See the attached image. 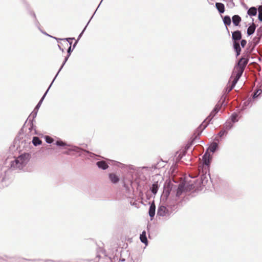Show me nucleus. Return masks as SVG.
<instances>
[{"mask_svg": "<svg viewBox=\"0 0 262 262\" xmlns=\"http://www.w3.org/2000/svg\"><path fill=\"white\" fill-rule=\"evenodd\" d=\"M191 185L180 183L177 185L169 182L164 184L163 191L160 198L157 215L169 219L173 211L188 200L187 193L191 190Z\"/></svg>", "mask_w": 262, "mask_h": 262, "instance_id": "1", "label": "nucleus"}, {"mask_svg": "<svg viewBox=\"0 0 262 262\" xmlns=\"http://www.w3.org/2000/svg\"><path fill=\"white\" fill-rule=\"evenodd\" d=\"M31 158L30 154L24 152L11 161L9 169L0 167V184L2 186L8 185L9 173L11 171H19L25 167Z\"/></svg>", "mask_w": 262, "mask_h": 262, "instance_id": "2", "label": "nucleus"}, {"mask_svg": "<svg viewBox=\"0 0 262 262\" xmlns=\"http://www.w3.org/2000/svg\"><path fill=\"white\" fill-rule=\"evenodd\" d=\"M249 61L247 58L242 57L238 62L235 64L234 71L233 72L232 75L228 82L227 86L224 89L223 92L225 94H229L232 89H233L242 77L244 69Z\"/></svg>", "mask_w": 262, "mask_h": 262, "instance_id": "3", "label": "nucleus"}, {"mask_svg": "<svg viewBox=\"0 0 262 262\" xmlns=\"http://www.w3.org/2000/svg\"><path fill=\"white\" fill-rule=\"evenodd\" d=\"M67 146L69 147L67 148V150L63 152V154L64 155H74V153H77L78 154V156L83 157L88 159L97 157V155L95 154L90 152L87 150L83 149L78 146L70 144H69Z\"/></svg>", "mask_w": 262, "mask_h": 262, "instance_id": "4", "label": "nucleus"}, {"mask_svg": "<svg viewBox=\"0 0 262 262\" xmlns=\"http://www.w3.org/2000/svg\"><path fill=\"white\" fill-rule=\"evenodd\" d=\"M220 101L215 105L213 109L212 110L209 116L204 120V121L196 129L195 133L198 134V136H200L207 126L209 124L210 122L213 118V117L217 114L220 111L222 105H224V101L222 102L221 104H220Z\"/></svg>", "mask_w": 262, "mask_h": 262, "instance_id": "5", "label": "nucleus"}, {"mask_svg": "<svg viewBox=\"0 0 262 262\" xmlns=\"http://www.w3.org/2000/svg\"><path fill=\"white\" fill-rule=\"evenodd\" d=\"M212 155L208 152L206 150L203 156H202V165L201 169H204L206 171H208V176L210 177V166L212 160Z\"/></svg>", "mask_w": 262, "mask_h": 262, "instance_id": "6", "label": "nucleus"}, {"mask_svg": "<svg viewBox=\"0 0 262 262\" xmlns=\"http://www.w3.org/2000/svg\"><path fill=\"white\" fill-rule=\"evenodd\" d=\"M202 173L200 177V184L204 186L208 181V177L211 180V177L208 176V171H206L204 169H202Z\"/></svg>", "mask_w": 262, "mask_h": 262, "instance_id": "7", "label": "nucleus"}, {"mask_svg": "<svg viewBox=\"0 0 262 262\" xmlns=\"http://www.w3.org/2000/svg\"><path fill=\"white\" fill-rule=\"evenodd\" d=\"M149 207L148 209V215L150 217V220H153L156 213V205L153 201L152 203L149 202Z\"/></svg>", "mask_w": 262, "mask_h": 262, "instance_id": "8", "label": "nucleus"}, {"mask_svg": "<svg viewBox=\"0 0 262 262\" xmlns=\"http://www.w3.org/2000/svg\"><path fill=\"white\" fill-rule=\"evenodd\" d=\"M241 113L242 112H240L239 110L238 112H234L231 115L229 119L228 120H229L230 122H232L234 124L238 122L239 119L241 118Z\"/></svg>", "mask_w": 262, "mask_h": 262, "instance_id": "9", "label": "nucleus"}, {"mask_svg": "<svg viewBox=\"0 0 262 262\" xmlns=\"http://www.w3.org/2000/svg\"><path fill=\"white\" fill-rule=\"evenodd\" d=\"M242 38V34L241 31L237 30L232 32V41H239Z\"/></svg>", "mask_w": 262, "mask_h": 262, "instance_id": "10", "label": "nucleus"}, {"mask_svg": "<svg viewBox=\"0 0 262 262\" xmlns=\"http://www.w3.org/2000/svg\"><path fill=\"white\" fill-rule=\"evenodd\" d=\"M253 21L248 24V28H247V34L248 36L252 35L254 34L256 28L257 27V25L255 24Z\"/></svg>", "mask_w": 262, "mask_h": 262, "instance_id": "11", "label": "nucleus"}, {"mask_svg": "<svg viewBox=\"0 0 262 262\" xmlns=\"http://www.w3.org/2000/svg\"><path fill=\"white\" fill-rule=\"evenodd\" d=\"M199 137H200V136H198V134L196 133L195 131L193 135L192 138L191 139V140L190 141H189L188 142V143L186 145L184 149L186 150V151H187L190 148V147L193 144L194 141L195 140H197L198 139H199Z\"/></svg>", "mask_w": 262, "mask_h": 262, "instance_id": "12", "label": "nucleus"}, {"mask_svg": "<svg viewBox=\"0 0 262 262\" xmlns=\"http://www.w3.org/2000/svg\"><path fill=\"white\" fill-rule=\"evenodd\" d=\"M53 83L51 82V84H50L49 86L48 87V89L47 90V91H46V92L45 93V94L43 95V96H42V97L41 98V99H40V100L39 101V102H38V103L36 104V105L35 106V108H34L33 110L34 111H36L37 112H38L39 107H40L45 98L46 97L47 93H48L50 89L51 88V86L52 85Z\"/></svg>", "mask_w": 262, "mask_h": 262, "instance_id": "13", "label": "nucleus"}, {"mask_svg": "<svg viewBox=\"0 0 262 262\" xmlns=\"http://www.w3.org/2000/svg\"><path fill=\"white\" fill-rule=\"evenodd\" d=\"M110 181L114 184H117L120 181V178L115 173H108Z\"/></svg>", "mask_w": 262, "mask_h": 262, "instance_id": "14", "label": "nucleus"}, {"mask_svg": "<svg viewBox=\"0 0 262 262\" xmlns=\"http://www.w3.org/2000/svg\"><path fill=\"white\" fill-rule=\"evenodd\" d=\"M233 48L236 54V57H238L241 53V48L238 41H232Z\"/></svg>", "mask_w": 262, "mask_h": 262, "instance_id": "15", "label": "nucleus"}, {"mask_svg": "<svg viewBox=\"0 0 262 262\" xmlns=\"http://www.w3.org/2000/svg\"><path fill=\"white\" fill-rule=\"evenodd\" d=\"M96 164L99 169L102 170H106L108 168V163L104 160L99 161Z\"/></svg>", "mask_w": 262, "mask_h": 262, "instance_id": "16", "label": "nucleus"}, {"mask_svg": "<svg viewBox=\"0 0 262 262\" xmlns=\"http://www.w3.org/2000/svg\"><path fill=\"white\" fill-rule=\"evenodd\" d=\"M219 149V147L217 144V143L215 142H213L209 147L207 148L206 150H208V152H211L212 153H214L215 151H217Z\"/></svg>", "mask_w": 262, "mask_h": 262, "instance_id": "17", "label": "nucleus"}, {"mask_svg": "<svg viewBox=\"0 0 262 262\" xmlns=\"http://www.w3.org/2000/svg\"><path fill=\"white\" fill-rule=\"evenodd\" d=\"M231 20L234 26H240V23L242 21V18L239 15L235 14L232 17Z\"/></svg>", "mask_w": 262, "mask_h": 262, "instance_id": "18", "label": "nucleus"}, {"mask_svg": "<svg viewBox=\"0 0 262 262\" xmlns=\"http://www.w3.org/2000/svg\"><path fill=\"white\" fill-rule=\"evenodd\" d=\"M262 94V90L261 89H256L252 94V97L250 98L252 101H254L259 98Z\"/></svg>", "mask_w": 262, "mask_h": 262, "instance_id": "19", "label": "nucleus"}, {"mask_svg": "<svg viewBox=\"0 0 262 262\" xmlns=\"http://www.w3.org/2000/svg\"><path fill=\"white\" fill-rule=\"evenodd\" d=\"M70 56H69L68 55H67L66 56H65L64 57V60L62 62V63L61 64V66H60L59 69L58 70L57 73H56V75L55 76L54 78H53L52 81V83H53V82H54V81L55 80L56 77H57V76L58 75L59 72L61 71V70L62 69L63 67H64V66L65 65V64L66 63L67 61L68 60L69 57H70Z\"/></svg>", "mask_w": 262, "mask_h": 262, "instance_id": "20", "label": "nucleus"}, {"mask_svg": "<svg viewBox=\"0 0 262 262\" xmlns=\"http://www.w3.org/2000/svg\"><path fill=\"white\" fill-rule=\"evenodd\" d=\"M215 8H216L219 13L220 14L224 13L225 11L224 4L222 3H220V2L216 3H215Z\"/></svg>", "mask_w": 262, "mask_h": 262, "instance_id": "21", "label": "nucleus"}, {"mask_svg": "<svg viewBox=\"0 0 262 262\" xmlns=\"http://www.w3.org/2000/svg\"><path fill=\"white\" fill-rule=\"evenodd\" d=\"M261 38L257 35L253 38L251 41L252 50H253L255 47L260 42Z\"/></svg>", "mask_w": 262, "mask_h": 262, "instance_id": "22", "label": "nucleus"}, {"mask_svg": "<svg viewBox=\"0 0 262 262\" xmlns=\"http://www.w3.org/2000/svg\"><path fill=\"white\" fill-rule=\"evenodd\" d=\"M140 239L141 242L146 246L148 244V239L146 236V232L145 230L143 231L140 235Z\"/></svg>", "mask_w": 262, "mask_h": 262, "instance_id": "23", "label": "nucleus"}, {"mask_svg": "<svg viewBox=\"0 0 262 262\" xmlns=\"http://www.w3.org/2000/svg\"><path fill=\"white\" fill-rule=\"evenodd\" d=\"M159 185L158 182H154L152 185L150 187V190L154 194H156L159 189Z\"/></svg>", "mask_w": 262, "mask_h": 262, "instance_id": "24", "label": "nucleus"}, {"mask_svg": "<svg viewBox=\"0 0 262 262\" xmlns=\"http://www.w3.org/2000/svg\"><path fill=\"white\" fill-rule=\"evenodd\" d=\"M257 13V8L255 7L252 6L250 7L247 11V14L250 17L255 16Z\"/></svg>", "mask_w": 262, "mask_h": 262, "instance_id": "25", "label": "nucleus"}, {"mask_svg": "<svg viewBox=\"0 0 262 262\" xmlns=\"http://www.w3.org/2000/svg\"><path fill=\"white\" fill-rule=\"evenodd\" d=\"M223 23L225 26L226 28L227 27L229 26L231 24V19L229 15H225L224 16H222Z\"/></svg>", "mask_w": 262, "mask_h": 262, "instance_id": "26", "label": "nucleus"}, {"mask_svg": "<svg viewBox=\"0 0 262 262\" xmlns=\"http://www.w3.org/2000/svg\"><path fill=\"white\" fill-rule=\"evenodd\" d=\"M234 126V124L227 120L223 125V129H226L227 132L232 129Z\"/></svg>", "mask_w": 262, "mask_h": 262, "instance_id": "27", "label": "nucleus"}, {"mask_svg": "<svg viewBox=\"0 0 262 262\" xmlns=\"http://www.w3.org/2000/svg\"><path fill=\"white\" fill-rule=\"evenodd\" d=\"M120 256L121 257H127L128 258H129L130 259V252L128 250H126V249H122L121 252H120Z\"/></svg>", "mask_w": 262, "mask_h": 262, "instance_id": "28", "label": "nucleus"}, {"mask_svg": "<svg viewBox=\"0 0 262 262\" xmlns=\"http://www.w3.org/2000/svg\"><path fill=\"white\" fill-rule=\"evenodd\" d=\"M55 145H56L58 147H64L69 145V144L66 142L62 141L60 139H58V140H56V141L55 143Z\"/></svg>", "mask_w": 262, "mask_h": 262, "instance_id": "29", "label": "nucleus"}, {"mask_svg": "<svg viewBox=\"0 0 262 262\" xmlns=\"http://www.w3.org/2000/svg\"><path fill=\"white\" fill-rule=\"evenodd\" d=\"M32 142L34 146H37L42 144L41 140L39 137L36 136L33 137Z\"/></svg>", "mask_w": 262, "mask_h": 262, "instance_id": "30", "label": "nucleus"}, {"mask_svg": "<svg viewBox=\"0 0 262 262\" xmlns=\"http://www.w3.org/2000/svg\"><path fill=\"white\" fill-rule=\"evenodd\" d=\"M22 4L23 5L24 7L26 9V10L28 11V13L32 11L31 7L29 3L27 1V0H20Z\"/></svg>", "mask_w": 262, "mask_h": 262, "instance_id": "31", "label": "nucleus"}, {"mask_svg": "<svg viewBox=\"0 0 262 262\" xmlns=\"http://www.w3.org/2000/svg\"><path fill=\"white\" fill-rule=\"evenodd\" d=\"M252 100L250 98L247 101H245L243 103L242 108L239 110L240 112H242L245 109H246L247 107L252 102Z\"/></svg>", "mask_w": 262, "mask_h": 262, "instance_id": "32", "label": "nucleus"}, {"mask_svg": "<svg viewBox=\"0 0 262 262\" xmlns=\"http://www.w3.org/2000/svg\"><path fill=\"white\" fill-rule=\"evenodd\" d=\"M58 48L62 52H64V49L66 47L68 46V43L65 41H63V42H59V43H58L57 45Z\"/></svg>", "mask_w": 262, "mask_h": 262, "instance_id": "33", "label": "nucleus"}, {"mask_svg": "<svg viewBox=\"0 0 262 262\" xmlns=\"http://www.w3.org/2000/svg\"><path fill=\"white\" fill-rule=\"evenodd\" d=\"M33 122H34L33 121L31 120V119H29V124L30 125V126L29 127V130H30V132H31L33 130H34V134L38 135L37 131L35 128V125L34 124Z\"/></svg>", "mask_w": 262, "mask_h": 262, "instance_id": "34", "label": "nucleus"}, {"mask_svg": "<svg viewBox=\"0 0 262 262\" xmlns=\"http://www.w3.org/2000/svg\"><path fill=\"white\" fill-rule=\"evenodd\" d=\"M97 10V9H96V10H95V11L94 12V13H93V15L91 16V17L90 18V20H89V21L88 22V23L86 24V26H85V27L83 28V29L82 30V31H81V32L79 34V35H78V38H77V40H78L82 36L83 33H84V32L85 31L87 26H88L89 24L90 23V21L91 20V19H92V18L93 17L94 15H95L96 11Z\"/></svg>", "mask_w": 262, "mask_h": 262, "instance_id": "35", "label": "nucleus"}, {"mask_svg": "<svg viewBox=\"0 0 262 262\" xmlns=\"http://www.w3.org/2000/svg\"><path fill=\"white\" fill-rule=\"evenodd\" d=\"M50 36L54 38L55 39H56L58 43H59V42H60L61 41H65L66 40H74L75 39L74 37H68V38H57L56 37H53L52 36Z\"/></svg>", "mask_w": 262, "mask_h": 262, "instance_id": "36", "label": "nucleus"}, {"mask_svg": "<svg viewBox=\"0 0 262 262\" xmlns=\"http://www.w3.org/2000/svg\"><path fill=\"white\" fill-rule=\"evenodd\" d=\"M187 152V151L185 149L183 150L177 157L176 158V161L177 162H179L181 160L182 158L185 156Z\"/></svg>", "mask_w": 262, "mask_h": 262, "instance_id": "37", "label": "nucleus"}, {"mask_svg": "<svg viewBox=\"0 0 262 262\" xmlns=\"http://www.w3.org/2000/svg\"><path fill=\"white\" fill-rule=\"evenodd\" d=\"M228 134L227 131L226 129H222L219 133H217L216 136L219 138H223L224 136H226Z\"/></svg>", "mask_w": 262, "mask_h": 262, "instance_id": "38", "label": "nucleus"}, {"mask_svg": "<svg viewBox=\"0 0 262 262\" xmlns=\"http://www.w3.org/2000/svg\"><path fill=\"white\" fill-rule=\"evenodd\" d=\"M44 139L45 140V141L48 144H52V143H53L54 141L53 138L48 135L45 136Z\"/></svg>", "mask_w": 262, "mask_h": 262, "instance_id": "39", "label": "nucleus"}, {"mask_svg": "<svg viewBox=\"0 0 262 262\" xmlns=\"http://www.w3.org/2000/svg\"><path fill=\"white\" fill-rule=\"evenodd\" d=\"M123 186L125 188L126 193H128V194L132 193V191L130 189V187L126 184L124 181H123Z\"/></svg>", "mask_w": 262, "mask_h": 262, "instance_id": "40", "label": "nucleus"}, {"mask_svg": "<svg viewBox=\"0 0 262 262\" xmlns=\"http://www.w3.org/2000/svg\"><path fill=\"white\" fill-rule=\"evenodd\" d=\"M37 111L33 110V112L31 113L30 115L29 116V118L32 117V119H31V120H32L33 121H35V118H36L37 114Z\"/></svg>", "mask_w": 262, "mask_h": 262, "instance_id": "41", "label": "nucleus"}, {"mask_svg": "<svg viewBox=\"0 0 262 262\" xmlns=\"http://www.w3.org/2000/svg\"><path fill=\"white\" fill-rule=\"evenodd\" d=\"M72 42H70V46L67 49V55L71 56L74 49L72 48Z\"/></svg>", "mask_w": 262, "mask_h": 262, "instance_id": "42", "label": "nucleus"}, {"mask_svg": "<svg viewBox=\"0 0 262 262\" xmlns=\"http://www.w3.org/2000/svg\"><path fill=\"white\" fill-rule=\"evenodd\" d=\"M256 35L262 38V28L261 27H259L256 30Z\"/></svg>", "mask_w": 262, "mask_h": 262, "instance_id": "43", "label": "nucleus"}, {"mask_svg": "<svg viewBox=\"0 0 262 262\" xmlns=\"http://www.w3.org/2000/svg\"><path fill=\"white\" fill-rule=\"evenodd\" d=\"M136 184L137 185V189L138 188V187H139L140 186V183H139V182L138 181H137L136 180L135 181V182H133V181L130 180V185L132 188V189H133V184Z\"/></svg>", "mask_w": 262, "mask_h": 262, "instance_id": "44", "label": "nucleus"}, {"mask_svg": "<svg viewBox=\"0 0 262 262\" xmlns=\"http://www.w3.org/2000/svg\"><path fill=\"white\" fill-rule=\"evenodd\" d=\"M34 23L35 26L38 29V30L41 29L40 27L39 22L37 20V18H35V19H34Z\"/></svg>", "mask_w": 262, "mask_h": 262, "instance_id": "45", "label": "nucleus"}, {"mask_svg": "<svg viewBox=\"0 0 262 262\" xmlns=\"http://www.w3.org/2000/svg\"><path fill=\"white\" fill-rule=\"evenodd\" d=\"M239 41H240L241 47L242 48H244L246 46V44H247L246 40L241 39V40H239Z\"/></svg>", "mask_w": 262, "mask_h": 262, "instance_id": "46", "label": "nucleus"}, {"mask_svg": "<svg viewBox=\"0 0 262 262\" xmlns=\"http://www.w3.org/2000/svg\"><path fill=\"white\" fill-rule=\"evenodd\" d=\"M109 259L110 260V262H115L116 260L118 259L117 256H114L113 257H109Z\"/></svg>", "mask_w": 262, "mask_h": 262, "instance_id": "47", "label": "nucleus"}, {"mask_svg": "<svg viewBox=\"0 0 262 262\" xmlns=\"http://www.w3.org/2000/svg\"><path fill=\"white\" fill-rule=\"evenodd\" d=\"M28 13L34 18V19H35V18H36V14L33 10L31 11Z\"/></svg>", "mask_w": 262, "mask_h": 262, "instance_id": "48", "label": "nucleus"}, {"mask_svg": "<svg viewBox=\"0 0 262 262\" xmlns=\"http://www.w3.org/2000/svg\"><path fill=\"white\" fill-rule=\"evenodd\" d=\"M110 161L111 162H114L115 164V165L118 166H120V165H122L123 164L119 162H117V161H114V160H108Z\"/></svg>", "mask_w": 262, "mask_h": 262, "instance_id": "49", "label": "nucleus"}, {"mask_svg": "<svg viewBox=\"0 0 262 262\" xmlns=\"http://www.w3.org/2000/svg\"><path fill=\"white\" fill-rule=\"evenodd\" d=\"M222 141V139L219 138V137H217L216 136V137L214 138V142H215L216 143H217V144Z\"/></svg>", "mask_w": 262, "mask_h": 262, "instance_id": "50", "label": "nucleus"}, {"mask_svg": "<svg viewBox=\"0 0 262 262\" xmlns=\"http://www.w3.org/2000/svg\"><path fill=\"white\" fill-rule=\"evenodd\" d=\"M129 262H140V261H139V259L138 258L134 259L132 257H130Z\"/></svg>", "mask_w": 262, "mask_h": 262, "instance_id": "51", "label": "nucleus"}, {"mask_svg": "<svg viewBox=\"0 0 262 262\" xmlns=\"http://www.w3.org/2000/svg\"><path fill=\"white\" fill-rule=\"evenodd\" d=\"M258 19L260 21L262 22V13H258Z\"/></svg>", "mask_w": 262, "mask_h": 262, "instance_id": "52", "label": "nucleus"}, {"mask_svg": "<svg viewBox=\"0 0 262 262\" xmlns=\"http://www.w3.org/2000/svg\"><path fill=\"white\" fill-rule=\"evenodd\" d=\"M257 11H258V13H262V6L259 5L258 6V7L257 8Z\"/></svg>", "mask_w": 262, "mask_h": 262, "instance_id": "53", "label": "nucleus"}, {"mask_svg": "<svg viewBox=\"0 0 262 262\" xmlns=\"http://www.w3.org/2000/svg\"><path fill=\"white\" fill-rule=\"evenodd\" d=\"M225 94H226L224 93V94H223V95L222 96V98H221V100H220V104H221L222 102H223L224 101L225 102V98H223L224 95H225ZM224 105H226V104H225V103Z\"/></svg>", "mask_w": 262, "mask_h": 262, "instance_id": "54", "label": "nucleus"}, {"mask_svg": "<svg viewBox=\"0 0 262 262\" xmlns=\"http://www.w3.org/2000/svg\"><path fill=\"white\" fill-rule=\"evenodd\" d=\"M125 260H126V258L120 256V258L119 259V261L124 262L125 261Z\"/></svg>", "mask_w": 262, "mask_h": 262, "instance_id": "55", "label": "nucleus"}, {"mask_svg": "<svg viewBox=\"0 0 262 262\" xmlns=\"http://www.w3.org/2000/svg\"><path fill=\"white\" fill-rule=\"evenodd\" d=\"M39 30V31H40L42 33H43V34H45V35H47V36H50V35H49L48 34H47L45 31H43L42 30H41V29H40Z\"/></svg>", "mask_w": 262, "mask_h": 262, "instance_id": "56", "label": "nucleus"}, {"mask_svg": "<svg viewBox=\"0 0 262 262\" xmlns=\"http://www.w3.org/2000/svg\"><path fill=\"white\" fill-rule=\"evenodd\" d=\"M78 43V40H76L75 42H74V43L73 44V47L72 48L74 49L77 45Z\"/></svg>", "mask_w": 262, "mask_h": 262, "instance_id": "57", "label": "nucleus"}, {"mask_svg": "<svg viewBox=\"0 0 262 262\" xmlns=\"http://www.w3.org/2000/svg\"><path fill=\"white\" fill-rule=\"evenodd\" d=\"M229 3H231V5L232 6V7L234 6V3L233 2V0H230Z\"/></svg>", "mask_w": 262, "mask_h": 262, "instance_id": "58", "label": "nucleus"}, {"mask_svg": "<svg viewBox=\"0 0 262 262\" xmlns=\"http://www.w3.org/2000/svg\"><path fill=\"white\" fill-rule=\"evenodd\" d=\"M26 122H27V121L25 122V124H26ZM25 125V124H24V126H23V127H22V128H21V129L20 130V131H19V134H20V133H21V132L23 131V128H24V127Z\"/></svg>", "mask_w": 262, "mask_h": 262, "instance_id": "59", "label": "nucleus"}, {"mask_svg": "<svg viewBox=\"0 0 262 262\" xmlns=\"http://www.w3.org/2000/svg\"><path fill=\"white\" fill-rule=\"evenodd\" d=\"M72 40H66V42H68V43L70 45V42H72Z\"/></svg>", "mask_w": 262, "mask_h": 262, "instance_id": "60", "label": "nucleus"}, {"mask_svg": "<svg viewBox=\"0 0 262 262\" xmlns=\"http://www.w3.org/2000/svg\"><path fill=\"white\" fill-rule=\"evenodd\" d=\"M226 28L227 32L228 33V34L229 35H230V32H229V30L228 27H227V28Z\"/></svg>", "mask_w": 262, "mask_h": 262, "instance_id": "61", "label": "nucleus"}, {"mask_svg": "<svg viewBox=\"0 0 262 262\" xmlns=\"http://www.w3.org/2000/svg\"><path fill=\"white\" fill-rule=\"evenodd\" d=\"M26 260H29V261H30V260H32V261H35V260H36V259H26Z\"/></svg>", "mask_w": 262, "mask_h": 262, "instance_id": "62", "label": "nucleus"}, {"mask_svg": "<svg viewBox=\"0 0 262 262\" xmlns=\"http://www.w3.org/2000/svg\"><path fill=\"white\" fill-rule=\"evenodd\" d=\"M102 1H103V0H101V2H100V4H99L98 6V7H97V9H98V8H99V7L100 6V5L101 3H102Z\"/></svg>", "mask_w": 262, "mask_h": 262, "instance_id": "63", "label": "nucleus"}, {"mask_svg": "<svg viewBox=\"0 0 262 262\" xmlns=\"http://www.w3.org/2000/svg\"><path fill=\"white\" fill-rule=\"evenodd\" d=\"M136 204L135 203H134L133 204L131 203V205H133V206L136 205Z\"/></svg>", "mask_w": 262, "mask_h": 262, "instance_id": "64", "label": "nucleus"}]
</instances>
